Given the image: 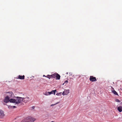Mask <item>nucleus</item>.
<instances>
[{
  "mask_svg": "<svg viewBox=\"0 0 122 122\" xmlns=\"http://www.w3.org/2000/svg\"><path fill=\"white\" fill-rule=\"evenodd\" d=\"M22 98H23V102H25V103H26L27 102V101H28L29 99V97H22Z\"/></svg>",
  "mask_w": 122,
  "mask_h": 122,
  "instance_id": "obj_7",
  "label": "nucleus"
},
{
  "mask_svg": "<svg viewBox=\"0 0 122 122\" xmlns=\"http://www.w3.org/2000/svg\"><path fill=\"white\" fill-rule=\"evenodd\" d=\"M69 90H65L63 92L62 94L63 95H67L69 93Z\"/></svg>",
  "mask_w": 122,
  "mask_h": 122,
  "instance_id": "obj_6",
  "label": "nucleus"
},
{
  "mask_svg": "<svg viewBox=\"0 0 122 122\" xmlns=\"http://www.w3.org/2000/svg\"><path fill=\"white\" fill-rule=\"evenodd\" d=\"M56 92V90H53L51 92H48V93H49V95H50L51 94H53V93L54 94V95H55Z\"/></svg>",
  "mask_w": 122,
  "mask_h": 122,
  "instance_id": "obj_8",
  "label": "nucleus"
},
{
  "mask_svg": "<svg viewBox=\"0 0 122 122\" xmlns=\"http://www.w3.org/2000/svg\"><path fill=\"white\" fill-rule=\"evenodd\" d=\"M56 76V79L59 80L60 79V76L59 75V74L57 73Z\"/></svg>",
  "mask_w": 122,
  "mask_h": 122,
  "instance_id": "obj_12",
  "label": "nucleus"
},
{
  "mask_svg": "<svg viewBox=\"0 0 122 122\" xmlns=\"http://www.w3.org/2000/svg\"><path fill=\"white\" fill-rule=\"evenodd\" d=\"M68 82V81L67 80H66L65 81V82L63 83V85H64L65 83L67 84Z\"/></svg>",
  "mask_w": 122,
  "mask_h": 122,
  "instance_id": "obj_17",
  "label": "nucleus"
},
{
  "mask_svg": "<svg viewBox=\"0 0 122 122\" xmlns=\"http://www.w3.org/2000/svg\"><path fill=\"white\" fill-rule=\"evenodd\" d=\"M112 92L115 95L118 96V94L114 90L112 91Z\"/></svg>",
  "mask_w": 122,
  "mask_h": 122,
  "instance_id": "obj_13",
  "label": "nucleus"
},
{
  "mask_svg": "<svg viewBox=\"0 0 122 122\" xmlns=\"http://www.w3.org/2000/svg\"><path fill=\"white\" fill-rule=\"evenodd\" d=\"M117 110L119 112H121L122 111V107L120 106L118 107L117 108Z\"/></svg>",
  "mask_w": 122,
  "mask_h": 122,
  "instance_id": "obj_10",
  "label": "nucleus"
},
{
  "mask_svg": "<svg viewBox=\"0 0 122 122\" xmlns=\"http://www.w3.org/2000/svg\"><path fill=\"white\" fill-rule=\"evenodd\" d=\"M10 98L8 96H6L5 97L4 100V102L6 103H8L9 102H10L12 103V102H10V100L11 98H10Z\"/></svg>",
  "mask_w": 122,
  "mask_h": 122,
  "instance_id": "obj_4",
  "label": "nucleus"
},
{
  "mask_svg": "<svg viewBox=\"0 0 122 122\" xmlns=\"http://www.w3.org/2000/svg\"><path fill=\"white\" fill-rule=\"evenodd\" d=\"M35 120V118H32L31 117H29L24 119L21 122H33Z\"/></svg>",
  "mask_w": 122,
  "mask_h": 122,
  "instance_id": "obj_2",
  "label": "nucleus"
},
{
  "mask_svg": "<svg viewBox=\"0 0 122 122\" xmlns=\"http://www.w3.org/2000/svg\"><path fill=\"white\" fill-rule=\"evenodd\" d=\"M61 93H62L61 92H60L59 93H57V94H56V95L57 96L60 95L61 94Z\"/></svg>",
  "mask_w": 122,
  "mask_h": 122,
  "instance_id": "obj_16",
  "label": "nucleus"
},
{
  "mask_svg": "<svg viewBox=\"0 0 122 122\" xmlns=\"http://www.w3.org/2000/svg\"><path fill=\"white\" fill-rule=\"evenodd\" d=\"M14 99H11L10 102L12 103H15V105L19 104L23 101V98L18 97H14Z\"/></svg>",
  "mask_w": 122,
  "mask_h": 122,
  "instance_id": "obj_1",
  "label": "nucleus"
},
{
  "mask_svg": "<svg viewBox=\"0 0 122 122\" xmlns=\"http://www.w3.org/2000/svg\"><path fill=\"white\" fill-rule=\"evenodd\" d=\"M89 80L90 81H97L96 78L92 76H90Z\"/></svg>",
  "mask_w": 122,
  "mask_h": 122,
  "instance_id": "obj_5",
  "label": "nucleus"
},
{
  "mask_svg": "<svg viewBox=\"0 0 122 122\" xmlns=\"http://www.w3.org/2000/svg\"><path fill=\"white\" fill-rule=\"evenodd\" d=\"M57 73H54L53 74V78H55V77H56V75L57 74Z\"/></svg>",
  "mask_w": 122,
  "mask_h": 122,
  "instance_id": "obj_14",
  "label": "nucleus"
},
{
  "mask_svg": "<svg viewBox=\"0 0 122 122\" xmlns=\"http://www.w3.org/2000/svg\"><path fill=\"white\" fill-rule=\"evenodd\" d=\"M50 76L51 77V78H53V74H52L51 75H50Z\"/></svg>",
  "mask_w": 122,
  "mask_h": 122,
  "instance_id": "obj_19",
  "label": "nucleus"
},
{
  "mask_svg": "<svg viewBox=\"0 0 122 122\" xmlns=\"http://www.w3.org/2000/svg\"><path fill=\"white\" fill-rule=\"evenodd\" d=\"M18 78L21 79H25V76L23 75L22 76H21L20 75H19Z\"/></svg>",
  "mask_w": 122,
  "mask_h": 122,
  "instance_id": "obj_11",
  "label": "nucleus"
},
{
  "mask_svg": "<svg viewBox=\"0 0 122 122\" xmlns=\"http://www.w3.org/2000/svg\"><path fill=\"white\" fill-rule=\"evenodd\" d=\"M13 108H15L16 107L15 106H13Z\"/></svg>",
  "mask_w": 122,
  "mask_h": 122,
  "instance_id": "obj_21",
  "label": "nucleus"
},
{
  "mask_svg": "<svg viewBox=\"0 0 122 122\" xmlns=\"http://www.w3.org/2000/svg\"><path fill=\"white\" fill-rule=\"evenodd\" d=\"M5 93L6 95L10 98H13L15 97L14 94L11 92H6Z\"/></svg>",
  "mask_w": 122,
  "mask_h": 122,
  "instance_id": "obj_3",
  "label": "nucleus"
},
{
  "mask_svg": "<svg viewBox=\"0 0 122 122\" xmlns=\"http://www.w3.org/2000/svg\"><path fill=\"white\" fill-rule=\"evenodd\" d=\"M54 122V121H51V122Z\"/></svg>",
  "mask_w": 122,
  "mask_h": 122,
  "instance_id": "obj_25",
  "label": "nucleus"
},
{
  "mask_svg": "<svg viewBox=\"0 0 122 122\" xmlns=\"http://www.w3.org/2000/svg\"><path fill=\"white\" fill-rule=\"evenodd\" d=\"M66 74H68V72H67V73H66Z\"/></svg>",
  "mask_w": 122,
  "mask_h": 122,
  "instance_id": "obj_26",
  "label": "nucleus"
},
{
  "mask_svg": "<svg viewBox=\"0 0 122 122\" xmlns=\"http://www.w3.org/2000/svg\"><path fill=\"white\" fill-rule=\"evenodd\" d=\"M46 76H45V75H43V76L44 77V76H45V77H46Z\"/></svg>",
  "mask_w": 122,
  "mask_h": 122,
  "instance_id": "obj_23",
  "label": "nucleus"
},
{
  "mask_svg": "<svg viewBox=\"0 0 122 122\" xmlns=\"http://www.w3.org/2000/svg\"><path fill=\"white\" fill-rule=\"evenodd\" d=\"M5 115L3 111L1 110H0V116L1 117H3Z\"/></svg>",
  "mask_w": 122,
  "mask_h": 122,
  "instance_id": "obj_9",
  "label": "nucleus"
},
{
  "mask_svg": "<svg viewBox=\"0 0 122 122\" xmlns=\"http://www.w3.org/2000/svg\"><path fill=\"white\" fill-rule=\"evenodd\" d=\"M32 108L33 109H34V108H35V107L34 106H33L32 107Z\"/></svg>",
  "mask_w": 122,
  "mask_h": 122,
  "instance_id": "obj_24",
  "label": "nucleus"
},
{
  "mask_svg": "<svg viewBox=\"0 0 122 122\" xmlns=\"http://www.w3.org/2000/svg\"><path fill=\"white\" fill-rule=\"evenodd\" d=\"M46 77L48 78L49 79H50L51 78V77L50 76V75H48L46 76Z\"/></svg>",
  "mask_w": 122,
  "mask_h": 122,
  "instance_id": "obj_15",
  "label": "nucleus"
},
{
  "mask_svg": "<svg viewBox=\"0 0 122 122\" xmlns=\"http://www.w3.org/2000/svg\"><path fill=\"white\" fill-rule=\"evenodd\" d=\"M45 95H49V93H48V92H46L45 94Z\"/></svg>",
  "mask_w": 122,
  "mask_h": 122,
  "instance_id": "obj_18",
  "label": "nucleus"
},
{
  "mask_svg": "<svg viewBox=\"0 0 122 122\" xmlns=\"http://www.w3.org/2000/svg\"><path fill=\"white\" fill-rule=\"evenodd\" d=\"M116 101L117 102H120V101H119V100L118 99H117Z\"/></svg>",
  "mask_w": 122,
  "mask_h": 122,
  "instance_id": "obj_20",
  "label": "nucleus"
},
{
  "mask_svg": "<svg viewBox=\"0 0 122 122\" xmlns=\"http://www.w3.org/2000/svg\"><path fill=\"white\" fill-rule=\"evenodd\" d=\"M57 103H56V104H55H55H57ZM55 105V104H54V105H53V104H52V105H51V106H53V105Z\"/></svg>",
  "mask_w": 122,
  "mask_h": 122,
  "instance_id": "obj_22",
  "label": "nucleus"
}]
</instances>
